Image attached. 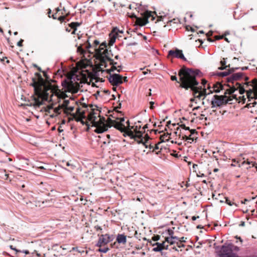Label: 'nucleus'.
<instances>
[{
	"label": "nucleus",
	"instance_id": "f257e3e1",
	"mask_svg": "<svg viewBox=\"0 0 257 257\" xmlns=\"http://www.w3.org/2000/svg\"><path fill=\"white\" fill-rule=\"evenodd\" d=\"M70 59L73 62L72 64L68 66V69L65 66V93L67 91L77 93L79 87L78 81L80 80V76L77 74L78 64L72 57H70ZM90 107L91 111L86 116L84 110L81 111L78 106L77 101L74 98L68 97L65 93V117L69 114L71 115L68 116V121L73 119L79 121L87 117L92 125L96 127L94 131L98 134L103 133L107 130L108 127H110V126L106 123L104 117H100L98 109L95 110L92 105Z\"/></svg>",
	"mask_w": 257,
	"mask_h": 257
},
{
	"label": "nucleus",
	"instance_id": "f03ea898",
	"mask_svg": "<svg viewBox=\"0 0 257 257\" xmlns=\"http://www.w3.org/2000/svg\"><path fill=\"white\" fill-rule=\"evenodd\" d=\"M44 75L47 79L45 81L41 75L39 73H36L38 81L35 78H33V82L31 85L34 87V93L36 95L34 98L33 105L36 108L43 104L44 101H52V97L54 94L58 97L64 99V92L61 91L59 89H56L52 84L49 82V78L45 72H43Z\"/></svg>",
	"mask_w": 257,
	"mask_h": 257
},
{
	"label": "nucleus",
	"instance_id": "7ed1b4c3",
	"mask_svg": "<svg viewBox=\"0 0 257 257\" xmlns=\"http://www.w3.org/2000/svg\"><path fill=\"white\" fill-rule=\"evenodd\" d=\"M200 73L201 72L198 69L187 68L185 66H183L178 72L181 81L180 87L186 90L190 88L193 91L194 98L199 99L203 96V93L200 91L202 87V86H197L199 82L196 80V76Z\"/></svg>",
	"mask_w": 257,
	"mask_h": 257
},
{
	"label": "nucleus",
	"instance_id": "20e7f679",
	"mask_svg": "<svg viewBox=\"0 0 257 257\" xmlns=\"http://www.w3.org/2000/svg\"><path fill=\"white\" fill-rule=\"evenodd\" d=\"M244 80L245 82L243 84V85H242L241 83L236 82V87L233 86L230 87L229 90H227L228 94L231 95L230 96L233 95L232 96V99L234 98L236 101L237 100L236 96L233 94L237 90H238L240 94H241L246 91L249 101L251 100L250 99V98L257 97V79H253L251 81H247L248 78L245 76Z\"/></svg>",
	"mask_w": 257,
	"mask_h": 257
},
{
	"label": "nucleus",
	"instance_id": "39448f33",
	"mask_svg": "<svg viewBox=\"0 0 257 257\" xmlns=\"http://www.w3.org/2000/svg\"><path fill=\"white\" fill-rule=\"evenodd\" d=\"M100 42L94 37H89L86 41L80 44L77 48V52L79 53L82 57L85 58L86 54H93L95 49L99 45Z\"/></svg>",
	"mask_w": 257,
	"mask_h": 257
},
{
	"label": "nucleus",
	"instance_id": "423d86ee",
	"mask_svg": "<svg viewBox=\"0 0 257 257\" xmlns=\"http://www.w3.org/2000/svg\"><path fill=\"white\" fill-rule=\"evenodd\" d=\"M94 53L97 55V58L100 61V64L102 66L106 67V61L110 62V65H112V71L117 70L115 65L117 62H115L113 60L108 57V51L103 47H99V45L93 51Z\"/></svg>",
	"mask_w": 257,
	"mask_h": 257
},
{
	"label": "nucleus",
	"instance_id": "0eeeda50",
	"mask_svg": "<svg viewBox=\"0 0 257 257\" xmlns=\"http://www.w3.org/2000/svg\"><path fill=\"white\" fill-rule=\"evenodd\" d=\"M227 94H228L227 90L225 92L224 95H214L211 100V107L215 108L216 107L221 106L226 103H232V96L227 97L226 95Z\"/></svg>",
	"mask_w": 257,
	"mask_h": 257
},
{
	"label": "nucleus",
	"instance_id": "6e6552de",
	"mask_svg": "<svg viewBox=\"0 0 257 257\" xmlns=\"http://www.w3.org/2000/svg\"><path fill=\"white\" fill-rule=\"evenodd\" d=\"M145 18L144 19H142L141 18H139L136 16L135 14H132L130 15V17L131 18H135L138 22V24L141 26H145L148 23V19L150 17H152V20H154L155 19V17L153 15V13L151 11H147L145 12Z\"/></svg>",
	"mask_w": 257,
	"mask_h": 257
},
{
	"label": "nucleus",
	"instance_id": "1a4fd4ad",
	"mask_svg": "<svg viewBox=\"0 0 257 257\" xmlns=\"http://www.w3.org/2000/svg\"><path fill=\"white\" fill-rule=\"evenodd\" d=\"M113 239V236L108 234H101L99 236L96 246L101 247L111 242Z\"/></svg>",
	"mask_w": 257,
	"mask_h": 257
},
{
	"label": "nucleus",
	"instance_id": "9d476101",
	"mask_svg": "<svg viewBox=\"0 0 257 257\" xmlns=\"http://www.w3.org/2000/svg\"><path fill=\"white\" fill-rule=\"evenodd\" d=\"M123 77L118 74H109L108 80L113 86H117L122 83Z\"/></svg>",
	"mask_w": 257,
	"mask_h": 257
},
{
	"label": "nucleus",
	"instance_id": "9b49d317",
	"mask_svg": "<svg viewBox=\"0 0 257 257\" xmlns=\"http://www.w3.org/2000/svg\"><path fill=\"white\" fill-rule=\"evenodd\" d=\"M234 254L229 248L228 244L225 243L221 246V250L219 251L218 255L219 257H234Z\"/></svg>",
	"mask_w": 257,
	"mask_h": 257
},
{
	"label": "nucleus",
	"instance_id": "f8f14e48",
	"mask_svg": "<svg viewBox=\"0 0 257 257\" xmlns=\"http://www.w3.org/2000/svg\"><path fill=\"white\" fill-rule=\"evenodd\" d=\"M127 135L129 136L131 138L136 139L138 138L139 139H141V141H138V143H143L145 148H148L149 147L150 149L153 148V147L151 145H148V143L147 141L144 142L143 141L142 135L140 133V132H136V134H134V132L131 130H127Z\"/></svg>",
	"mask_w": 257,
	"mask_h": 257
},
{
	"label": "nucleus",
	"instance_id": "ddd939ff",
	"mask_svg": "<svg viewBox=\"0 0 257 257\" xmlns=\"http://www.w3.org/2000/svg\"><path fill=\"white\" fill-rule=\"evenodd\" d=\"M117 119L119 120V122H118L115 120H111L112 124L118 130L121 131V132H125L127 128L125 125L122 124V122L124 121V118L120 117L117 118Z\"/></svg>",
	"mask_w": 257,
	"mask_h": 257
},
{
	"label": "nucleus",
	"instance_id": "4468645a",
	"mask_svg": "<svg viewBox=\"0 0 257 257\" xmlns=\"http://www.w3.org/2000/svg\"><path fill=\"white\" fill-rule=\"evenodd\" d=\"M168 56H172L177 58H180L184 61H186V58L184 57L183 51L178 49L175 50H171L168 52Z\"/></svg>",
	"mask_w": 257,
	"mask_h": 257
},
{
	"label": "nucleus",
	"instance_id": "2eb2a0df",
	"mask_svg": "<svg viewBox=\"0 0 257 257\" xmlns=\"http://www.w3.org/2000/svg\"><path fill=\"white\" fill-rule=\"evenodd\" d=\"M66 166L68 168H65V170L72 173L76 172L78 168L77 162L74 160L68 161L66 163Z\"/></svg>",
	"mask_w": 257,
	"mask_h": 257
},
{
	"label": "nucleus",
	"instance_id": "dca6fc26",
	"mask_svg": "<svg viewBox=\"0 0 257 257\" xmlns=\"http://www.w3.org/2000/svg\"><path fill=\"white\" fill-rule=\"evenodd\" d=\"M80 25V24L78 22H72L69 24L67 27H65V31L68 32L71 31V34H74L77 30V27Z\"/></svg>",
	"mask_w": 257,
	"mask_h": 257
},
{
	"label": "nucleus",
	"instance_id": "f3484780",
	"mask_svg": "<svg viewBox=\"0 0 257 257\" xmlns=\"http://www.w3.org/2000/svg\"><path fill=\"white\" fill-rule=\"evenodd\" d=\"M55 10H56V12L54 14H53L52 16H51L50 15L51 14V9H48V12L47 13L48 17L49 18L52 17L53 19H56L58 18V20L59 21H60L61 23L62 22H64V16H58V17L57 16L58 12L60 11L59 8H57Z\"/></svg>",
	"mask_w": 257,
	"mask_h": 257
},
{
	"label": "nucleus",
	"instance_id": "a211bd4d",
	"mask_svg": "<svg viewBox=\"0 0 257 257\" xmlns=\"http://www.w3.org/2000/svg\"><path fill=\"white\" fill-rule=\"evenodd\" d=\"M243 73L241 72L234 73L227 78V81L228 82L233 83L234 81L238 80L241 79Z\"/></svg>",
	"mask_w": 257,
	"mask_h": 257
},
{
	"label": "nucleus",
	"instance_id": "6ab92c4d",
	"mask_svg": "<svg viewBox=\"0 0 257 257\" xmlns=\"http://www.w3.org/2000/svg\"><path fill=\"white\" fill-rule=\"evenodd\" d=\"M237 69L238 68H232L231 69H228L227 71H226L217 72L216 73V75L220 77H224L228 76L231 73H233L235 70Z\"/></svg>",
	"mask_w": 257,
	"mask_h": 257
},
{
	"label": "nucleus",
	"instance_id": "aec40b11",
	"mask_svg": "<svg viewBox=\"0 0 257 257\" xmlns=\"http://www.w3.org/2000/svg\"><path fill=\"white\" fill-rule=\"evenodd\" d=\"M197 138V136H192L191 135H189L188 136L185 135L182 136V140H183L190 144L192 143L194 140H196Z\"/></svg>",
	"mask_w": 257,
	"mask_h": 257
},
{
	"label": "nucleus",
	"instance_id": "412c9836",
	"mask_svg": "<svg viewBox=\"0 0 257 257\" xmlns=\"http://www.w3.org/2000/svg\"><path fill=\"white\" fill-rule=\"evenodd\" d=\"M116 241L118 243L125 244L126 242V236L123 234H118L116 237Z\"/></svg>",
	"mask_w": 257,
	"mask_h": 257
},
{
	"label": "nucleus",
	"instance_id": "4be33fe9",
	"mask_svg": "<svg viewBox=\"0 0 257 257\" xmlns=\"http://www.w3.org/2000/svg\"><path fill=\"white\" fill-rule=\"evenodd\" d=\"M223 86L220 83H217L213 85V90H210V93L216 92L218 93L220 92L221 89H222Z\"/></svg>",
	"mask_w": 257,
	"mask_h": 257
},
{
	"label": "nucleus",
	"instance_id": "5701e85b",
	"mask_svg": "<svg viewBox=\"0 0 257 257\" xmlns=\"http://www.w3.org/2000/svg\"><path fill=\"white\" fill-rule=\"evenodd\" d=\"M153 246L156 245V247H154L152 249L153 251L155 252H160L163 249L162 244H160V242H156L153 244Z\"/></svg>",
	"mask_w": 257,
	"mask_h": 257
},
{
	"label": "nucleus",
	"instance_id": "b1692460",
	"mask_svg": "<svg viewBox=\"0 0 257 257\" xmlns=\"http://www.w3.org/2000/svg\"><path fill=\"white\" fill-rule=\"evenodd\" d=\"M226 59L223 58L222 60L220 61V64L221 66L218 68V69L219 70H224L227 67H229V65H226Z\"/></svg>",
	"mask_w": 257,
	"mask_h": 257
},
{
	"label": "nucleus",
	"instance_id": "393cba45",
	"mask_svg": "<svg viewBox=\"0 0 257 257\" xmlns=\"http://www.w3.org/2000/svg\"><path fill=\"white\" fill-rule=\"evenodd\" d=\"M257 99V97H254V98H250V99L251 100H252V102H249L248 103H247L246 104V106L249 108V107H254L255 105L257 104V102L255 100V99Z\"/></svg>",
	"mask_w": 257,
	"mask_h": 257
},
{
	"label": "nucleus",
	"instance_id": "a878e982",
	"mask_svg": "<svg viewBox=\"0 0 257 257\" xmlns=\"http://www.w3.org/2000/svg\"><path fill=\"white\" fill-rule=\"evenodd\" d=\"M177 247L175 246H174L173 247H172V248L177 251H179V248L185 247V245L183 243V242H180L179 241H177Z\"/></svg>",
	"mask_w": 257,
	"mask_h": 257
},
{
	"label": "nucleus",
	"instance_id": "bb28decb",
	"mask_svg": "<svg viewBox=\"0 0 257 257\" xmlns=\"http://www.w3.org/2000/svg\"><path fill=\"white\" fill-rule=\"evenodd\" d=\"M228 244L229 245V248L230 249L232 252H233V251H237L239 249L238 246L234 245L232 243H228Z\"/></svg>",
	"mask_w": 257,
	"mask_h": 257
},
{
	"label": "nucleus",
	"instance_id": "cd10ccee",
	"mask_svg": "<svg viewBox=\"0 0 257 257\" xmlns=\"http://www.w3.org/2000/svg\"><path fill=\"white\" fill-rule=\"evenodd\" d=\"M165 241L170 245H173L176 242V241L173 240L172 237H166Z\"/></svg>",
	"mask_w": 257,
	"mask_h": 257
},
{
	"label": "nucleus",
	"instance_id": "c85d7f7f",
	"mask_svg": "<svg viewBox=\"0 0 257 257\" xmlns=\"http://www.w3.org/2000/svg\"><path fill=\"white\" fill-rule=\"evenodd\" d=\"M75 249H77V251L80 253L81 254H82L83 253H87V251L84 250L83 248H75V247H73L72 248V250H74Z\"/></svg>",
	"mask_w": 257,
	"mask_h": 257
},
{
	"label": "nucleus",
	"instance_id": "c756f323",
	"mask_svg": "<svg viewBox=\"0 0 257 257\" xmlns=\"http://www.w3.org/2000/svg\"><path fill=\"white\" fill-rule=\"evenodd\" d=\"M200 91V92H201V93H203V99H204L205 98V97H206L207 95L209 94H210V92H209V93H207V92H206V88H202V89H201V91Z\"/></svg>",
	"mask_w": 257,
	"mask_h": 257
},
{
	"label": "nucleus",
	"instance_id": "7c9ffc66",
	"mask_svg": "<svg viewBox=\"0 0 257 257\" xmlns=\"http://www.w3.org/2000/svg\"><path fill=\"white\" fill-rule=\"evenodd\" d=\"M224 199H225V203H226V204H227L228 205H229V206H232L233 204L235 205V206H237L236 204H235V203H234L232 202H231V201L228 199V198H227V197H224Z\"/></svg>",
	"mask_w": 257,
	"mask_h": 257
},
{
	"label": "nucleus",
	"instance_id": "2f4dec72",
	"mask_svg": "<svg viewBox=\"0 0 257 257\" xmlns=\"http://www.w3.org/2000/svg\"><path fill=\"white\" fill-rule=\"evenodd\" d=\"M109 250V248L105 247L103 248H99L98 251L100 252L106 253Z\"/></svg>",
	"mask_w": 257,
	"mask_h": 257
},
{
	"label": "nucleus",
	"instance_id": "473e14b6",
	"mask_svg": "<svg viewBox=\"0 0 257 257\" xmlns=\"http://www.w3.org/2000/svg\"><path fill=\"white\" fill-rule=\"evenodd\" d=\"M254 163V162L253 161H250L248 160H247L246 161H244L241 163V165H243L244 164H247L248 165H251V167L252 166V163Z\"/></svg>",
	"mask_w": 257,
	"mask_h": 257
},
{
	"label": "nucleus",
	"instance_id": "72a5a7b5",
	"mask_svg": "<svg viewBox=\"0 0 257 257\" xmlns=\"http://www.w3.org/2000/svg\"><path fill=\"white\" fill-rule=\"evenodd\" d=\"M179 77H180V76H179ZM171 79L172 81H176L177 83H180V84H181V80H179V81H178L177 80V78L176 76H174V75L171 76ZM179 79H180V78Z\"/></svg>",
	"mask_w": 257,
	"mask_h": 257
},
{
	"label": "nucleus",
	"instance_id": "f704fd0d",
	"mask_svg": "<svg viewBox=\"0 0 257 257\" xmlns=\"http://www.w3.org/2000/svg\"><path fill=\"white\" fill-rule=\"evenodd\" d=\"M166 241L162 243H160V244H162V248L163 249H169V245L166 244Z\"/></svg>",
	"mask_w": 257,
	"mask_h": 257
},
{
	"label": "nucleus",
	"instance_id": "c9c22d12",
	"mask_svg": "<svg viewBox=\"0 0 257 257\" xmlns=\"http://www.w3.org/2000/svg\"><path fill=\"white\" fill-rule=\"evenodd\" d=\"M190 132V135H191L192 136H197V132H196V131L195 130H189Z\"/></svg>",
	"mask_w": 257,
	"mask_h": 257
},
{
	"label": "nucleus",
	"instance_id": "e433bc0d",
	"mask_svg": "<svg viewBox=\"0 0 257 257\" xmlns=\"http://www.w3.org/2000/svg\"><path fill=\"white\" fill-rule=\"evenodd\" d=\"M113 32L116 33H121L122 34L123 33V31L122 30H119L117 28H115L113 29Z\"/></svg>",
	"mask_w": 257,
	"mask_h": 257
},
{
	"label": "nucleus",
	"instance_id": "4c0bfd02",
	"mask_svg": "<svg viewBox=\"0 0 257 257\" xmlns=\"http://www.w3.org/2000/svg\"><path fill=\"white\" fill-rule=\"evenodd\" d=\"M115 37L111 38L109 42V44L110 45H112L115 41Z\"/></svg>",
	"mask_w": 257,
	"mask_h": 257
},
{
	"label": "nucleus",
	"instance_id": "58836bf2",
	"mask_svg": "<svg viewBox=\"0 0 257 257\" xmlns=\"http://www.w3.org/2000/svg\"><path fill=\"white\" fill-rule=\"evenodd\" d=\"M168 233L170 236V237H172V236H173L174 234V231L172 229H168Z\"/></svg>",
	"mask_w": 257,
	"mask_h": 257
},
{
	"label": "nucleus",
	"instance_id": "ea45409f",
	"mask_svg": "<svg viewBox=\"0 0 257 257\" xmlns=\"http://www.w3.org/2000/svg\"><path fill=\"white\" fill-rule=\"evenodd\" d=\"M10 247L11 249L15 250L16 252V253L21 252V251L20 250H19V249H17L16 248L13 247V245H10Z\"/></svg>",
	"mask_w": 257,
	"mask_h": 257
},
{
	"label": "nucleus",
	"instance_id": "a19ab883",
	"mask_svg": "<svg viewBox=\"0 0 257 257\" xmlns=\"http://www.w3.org/2000/svg\"><path fill=\"white\" fill-rule=\"evenodd\" d=\"M103 47L105 49H106L107 44L105 42H103L101 43V44L100 43L99 47Z\"/></svg>",
	"mask_w": 257,
	"mask_h": 257
},
{
	"label": "nucleus",
	"instance_id": "79ce46f5",
	"mask_svg": "<svg viewBox=\"0 0 257 257\" xmlns=\"http://www.w3.org/2000/svg\"><path fill=\"white\" fill-rule=\"evenodd\" d=\"M180 126L185 130H190L189 127L186 126V125L184 124H181Z\"/></svg>",
	"mask_w": 257,
	"mask_h": 257
},
{
	"label": "nucleus",
	"instance_id": "37998d69",
	"mask_svg": "<svg viewBox=\"0 0 257 257\" xmlns=\"http://www.w3.org/2000/svg\"><path fill=\"white\" fill-rule=\"evenodd\" d=\"M24 42V40L22 39H21L18 43H17V46L19 47H22L23 46V42Z\"/></svg>",
	"mask_w": 257,
	"mask_h": 257
},
{
	"label": "nucleus",
	"instance_id": "c03bdc74",
	"mask_svg": "<svg viewBox=\"0 0 257 257\" xmlns=\"http://www.w3.org/2000/svg\"><path fill=\"white\" fill-rule=\"evenodd\" d=\"M160 237L159 235H156V236H155L153 237V240H154V241H157L158 240H159Z\"/></svg>",
	"mask_w": 257,
	"mask_h": 257
},
{
	"label": "nucleus",
	"instance_id": "a18cd8bd",
	"mask_svg": "<svg viewBox=\"0 0 257 257\" xmlns=\"http://www.w3.org/2000/svg\"><path fill=\"white\" fill-rule=\"evenodd\" d=\"M94 228L97 231H99V230L101 231L102 230L101 227L100 226H98V225L95 226Z\"/></svg>",
	"mask_w": 257,
	"mask_h": 257
},
{
	"label": "nucleus",
	"instance_id": "49530a36",
	"mask_svg": "<svg viewBox=\"0 0 257 257\" xmlns=\"http://www.w3.org/2000/svg\"><path fill=\"white\" fill-rule=\"evenodd\" d=\"M150 108L151 109H153L154 108V102L150 101Z\"/></svg>",
	"mask_w": 257,
	"mask_h": 257
},
{
	"label": "nucleus",
	"instance_id": "de8ad7c7",
	"mask_svg": "<svg viewBox=\"0 0 257 257\" xmlns=\"http://www.w3.org/2000/svg\"><path fill=\"white\" fill-rule=\"evenodd\" d=\"M207 81L205 79H202L201 81V84L205 87V85L207 83Z\"/></svg>",
	"mask_w": 257,
	"mask_h": 257
},
{
	"label": "nucleus",
	"instance_id": "09e8293b",
	"mask_svg": "<svg viewBox=\"0 0 257 257\" xmlns=\"http://www.w3.org/2000/svg\"><path fill=\"white\" fill-rule=\"evenodd\" d=\"M60 108H56L54 110V111L56 113L59 114L60 113Z\"/></svg>",
	"mask_w": 257,
	"mask_h": 257
},
{
	"label": "nucleus",
	"instance_id": "8fccbe9b",
	"mask_svg": "<svg viewBox=\"0 0 257 257\" xmlns=\"http://www.w3.org/2000/svg\"><path fill=\"white\" fill-rule=\"evenodd\" d=\"M179 242H185V238L184 237H182L181 238H179Z\"/></svg>",
	"mask_w": 257,
	"mask_h": 257
},
{
	"label": "nucleus",
	"instance_id": "3c124183",
	"mask_svg": "<svg viewBox=\"0 0 257 257\" xmlns=\"http://www.w3.org/2000/svg\"><path fill=\"white\" fill-rule=\"evenodd\" d=\"M172 238L174 240V239H176L177 241H179V238L177 237V236H172Z\"/></svg>",
	"mask_w": 257,
	"mask_h": 257
},
{
	"label": "nucleus",
	"instance_id": "603ef678",
	"mask_svg": "<svg viewBox=\"0 0 257 257\" xmlns=\"http://www.w3.org/2000/svg\"><path fill=\"white\" fill-rule=\"evenodd\" d=\"M252 167H254L255 169H256V170L257 171V164L254 162L253 163H252Z\"/></svg>",
	"mask_w": 257,
	"mask_h": 257
},
{
	"label": "nucleus",
	"instance_id": "864d4df0",
	"mask_svg": "<svg viewBox=\"0 0 257 257\" xmlns=\"http://www.w3.org/2000/svg\"><path fill=\"white\" fill-rule=\"evenodd\" d=\"M61 85L63 87L62 90H63V88H64V79L61 80Z\"/></svg>",
	"mask_w": 257,
	"mask_h": 257
},
{
	"label": "nucleus",
	"instance_id": "5fc2aeb1",
	"mask_svg": "<svg viewBox=\"0 0 257 257\" xmlns=\"http://www.w3.org/2000/svg\"><path fill=\"white\" fill-rule=\"evenodd\" d=\"M51 109H52V107H48L47 108V109H46L45 111H48V112H50V110Z\"/></svg>",
	"mask_w": 257,
	"mask_h": 257
},
{
	"label": "nucleus",
	"instance_id": "6e6d98bb",
	"mask_svg": "<svg viewBox=\"0 0 257 257\" xmlns=\"http://www.w3.org/2000/svg\"><path fill=\"white\" fill-rule=\"evenodd\" d=\"M199 217L198 216L197 217L195 216H193L192 217V220L194 221L197 218H199Z\"/></svg>",
	"mask_w": 257,
	"mask_h": 257
},
{
	"label": "nucleus",
	"instance_id": "4d7b16f0",
	"mask_svg": "<svg viewBox=\"0 0 257 257\" xmlns=\"http://www.w3.org/2000/svg\"><path fill=\"white\" fill-rule=\"evenodd\" d=\"M235 238L237 239H239L240 243H241V242H242V240L241 239V238H240V237H238L237 236H235Z\"/></svg>",
	"mask_w": 257,
	"mask_h": 257
},
{
	"label": "nucleus",
	"instance_id": "13d9d810",
	"mask_svg": "<svg viewBox=\"0 0 257 257\" xmlns=\"http://www.w3.org/2000/svg\"><path fill=\"white\" fill-rule=\"evenodd\" d=\"M61 127H62V126L60 125V127H59L58 128V131L59 132L61 133L63 131V129H61Z\"/></svg>",
	"mask_w": 257,
	"mask_h": 257
},
{
	"label": "nucleus",
	"instance_id": "bf43d9fd",
	"mask_svg": "<svg viewBox=\"0 0 257 257\" xmlns=\"http://www.w3.org/2000/svg\"><path fill=\"white\" fill-rule=\"evenodd\" d=\"M61 106H62V109L63 110H64V100L63 101V102H62V103L61 104Z\"/></svg>",
	"mask_w": 257,
	"mask_h": 257
},
{
	"label": "nucleus",
	"instance_id": "052dcab7",
	"mask_svg": "<svg viewBox=\"0 0 257 257\" xmlns=\"http://www.w3.org/2000/svg\"><path fill=\"white\" fill-rule=\"evenodd\" d=\"M248 200L247 199H244L243 201H241V203L245 204L246 202L248 201Z\"/></svg>",
	"mask_w": 257,
	"mask_h": 257
},
{
	"label": "nucleus",
	"instance_id": "680f3d73",
	"mask_svg": "<svg viewBox=\"0 0 257 257\" xmlns=\"http://www.w3.org/2000/svg\"><path fill=\"white\" fill-rule=\"evenodd\" d=\"M22 252H24L25 253L28 254H29V251L28 250H25L24 251H22Z\"/></svg>",
	"mask_w": 257,
	"mask_h": 257
},
{
	"label": "nucleus",
	"instance_id": "e2e57ef3",
	"mask_svg": "<svg viewBox=\"0 0 257 257\" xmlns=\"http://www.w3.org/2000/svg\"><path fill=\"white\" fill-rule=\"evenodd\" d=\"M159 144H158L157 145H155V150H158L159 149Z\"/></svg>",
	"mask_w": 257,
	"mask_h": 257
},
{
	"label": "nucleus",
	"instance_id": "0e129e2a",
	"mask_svg": "<svg viewBox=\"0 0 257 257\" xmlns=\"http://www.w3.org/2000/svg\"><path fill=\"white\" fill-rule=\"evenodd\" d=\"M232 162L234 163V164H237L238 163V162L236 161L235 159H233L232 160Z\"/></svg>",
	"mask_w": 257,
	"mask_h": 257
},
{
	"label": "nucleus",
	"instance_id": "69168bd1",
	"mask_svg": "<svg viewBox=\"0 0 257 257\" xmlns=\"http://www.w3.org/2000/svg\"><path fill=\"white\" fill-rule=\"evenodd\" d=\"M240 226H244L245 225V222L243 221H242L240 224Z\"/></svg>",
	"mask_w": 257,
	"mask_h": 257
},
{
	"label": "nucleus",
	"instance_id": "338daca9",
	"mask_svg": "<svg viewBox=\"0 0 257 257\" xmlns=\"http://www.w3.org/2000/svg\"><path fill=\"white\" fill-rule=\"evenodd\" d=\"M148 124H146V125H144V126L143 127V129L144 130H145L146 128H148Z\"/></svg>",
	"mask_w": 257,
	"mask_h": 257
},
{
	"label": "nucleus",
	"instance_id": "774afa93",
	"mask_svg": "<svg viewBox=\"0 0 257 257\" xmlns=\"http://www.w3.org/2000/svg\"><path fill=\"white\" fill-rule=\"evenodd\" d=\"M218 171V169L217 168H215L214 170H213V172L216 173V172H217Z\"/></svg>",
	"mask_w": 257,
	"mask_h": 257
}]
</instances>
